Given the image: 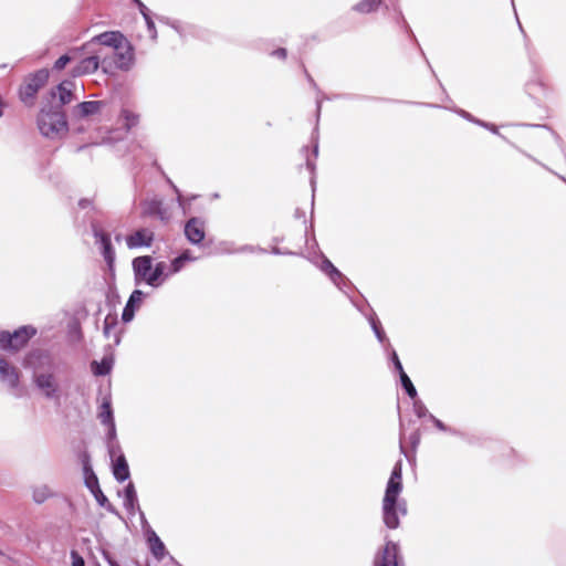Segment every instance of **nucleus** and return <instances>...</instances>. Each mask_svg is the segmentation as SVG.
<instances>
[{
  "label": "nucleus",
  "mask_w": 566,
  "mask_h": 566,
  "mask_svg": "<svg viewBox=\"0 0 566 566\" xmlns=\"http://www.w3.org/2000/svg\"><path fill=\"white\" fill-rule=\"evenodd\" d=\"M144 21L146 23V28H147L150 39L156 40L157 31H156L155 22H154L153 18H150L148 15V13L146 12L145 6H144Z\"/></svg>",
  "instance_id": "c85d7f7f"
},
{
  "label": "nucleus",
  "mask_w": 566,
  "mask_h": 566,
  "mask_svg": "<svg viewBox=\"0 0 566 566\" xmlns=\"http://www.w3.org/2000/svg\"><path fill=\"white\" fill-rule=\"evenodd\" d=\"M99 66V55L94 54L82 59L76 66L73 67L72 74L74 76H81L84 74L94 73Z\"/></svg>",
  "instance_id": "dca6fc26"
},
{
  "label": "nucleus",
  "mask_w": 566,
  "mask_h": 566,
  "mask_svg": "<svg viewBox=\"0 0 566 566\" xmlns=\"http://www.w3.org/2000/svg\"><path fill=\"white\" fill-rule=\"evenodd\" d=\"M48 78L49 72L45 69L29 75L19 90L21 102L29 107L33 106L39 90L46 83Z\"/></svg>",
  "instance_id": "39448f33"
},
{
  "label": "nucleus",
  "mask_w": 566,
  "mask_h": 566,
  "mask_svg": "<svg viewBox=\"0 0 566 566\" xmlns=\"http://www.w3.org/2000/svg\"><path fill=\"white\" fill-rule=\"evenodd\" d=\"M133 269L136 282L139 283L142 281V256H137L133 260Z\"/></svg>",
  "instance_id": "72a5a7b5"
},
{
  "label": "nucleus",
  "mask_w": 566,
  "mask_h": 566,
  "mask_svg": "<svg viewBox=\"0 0 566 566\" xmlns=\"http://www.w3.org/2000/svg\"><path fill=\"white\" fill-rule=\"evenodd\" d=\"M93 495L95 497V500L98 502V504L101 506H105L106 503H108V500L107 497L103 494L101 488H98L97 490H94L93 492Z\"/></svg>",
  "instance_id": "f704fd0d"
},
{
  "label": "nucleus",
  "mask_w": 566,
  "mask_h": 566,
  "mask_svg": "<svg viewBox=\"0 0 566 566\" xmlns=\"http://www.w3.org/2000/svg\"><path fill=\"white\" fill-rule=\"evenodd\" d=\"M159 22H165V23H168L167 20H164L163 18L159 19Z\"/></svg>",
  "instance_id": "864d4df0"
},
{
  "label": "nucleus",
  "mask_w": 566,
  "mask_h": 566,
  "mask_svg": "<svg viewBox=\"0 0 566 566\" xmlns=\"http://www.w3.org/2000/svg\"><path fill=\"white\" fill-rule=\"evenodd\" d=\"M34 382L46 398L59 399V382L51 373L34 374Z\"/></svg>",
  "instance_id": "1a4fd4ad"
},
{
  "label": "nucleus",
  "mask_w": 566,
  "mask_h": 566,
  "mask_svg": "<svg viewBox=\"0 0 566 566\" xmlns=\"http://www.w3.org/2000/svg\"><path fill=\"white\" fill-rule=\"evenodd\" d=\"M459 113H460V115H461L462 117H464V118H467V119H469V120H471V122H474V123H475V120H476V119H474V118H473V117H472L468 112H465V111H460Z\"/></svg>",
  "instance_id": "a18cd8bd"
},
{
  "label": "nucleus",
  "mask_w": 566,
  "mask_h": 566,
  "mask_svg": "<svg viewBox=\"0 0 566 566\" xmlns=\"http://www.w3.org/2000/svg\"><path fill=\"white\" fill-rule=\"evenodd\" d=\"M0 349H13V343L11 342V334L8 332H0Z\"/></svg>",
  "instance_id": "473e14b6"
},
{
  "label": "nucleus",
  "mask_w": 566,
  "mask_h": 566,
  "mask_svg": "<svg viewBox=\"0 0 566 566\" xmlns=\"http://www.w3.org/2000/svg\"><path fill=\"white\" fill-rule=\"evenodd\" d=\"M420 442V431L417 427H401L399 433L400 452L409 462L415 460L416 449Z\"/></svg>",
  "instance_id": "423d86ee"
},
{
  "label": "nucleus",
  "mask_w": 566,
  "mask_h": 566,
  "mask_svg": "<svg viewBox=\"0 0 566 566\" xmlns=\"http://www.w3.org/2000/svg\"><path fill=\"white\" fill-rule=\"evenodd\" d=\"M72 566H85L84 559L76 553L72 552Z\"/></svg>",
  "instance_id": "58836bf2"
},
{
  "label": "nucleus",
  "mask_w": 566,
  "mask_h": 566,
  "mask_svg": "<svg viewBox=\"0 0 566 566\" xmlns=\"http://www.w3.org/2000/svg\"><path fill=\"white\" fill-rule=\"evenodd\" d=\"M34 500L38 502V503H42L46 496H48V490L46 488L42 489V490H36L34 492Z\"/></svg>",
  "instance_id": "4c0bfd02"
},
{
  "label": "nucleus",
  "mask_w": 566,
  "mask_h": 566,
  "mask_svg": "<svg viewBox=\"0 0 566 566\" xmlns=\"http://www.w3.org/2000/svg\"><path fill=\"white\" fill-rule=\"evenodd\" d=\"M193 260L196 258L189 251H185L170 264L160 261L154 265L153 259L144 255V282L154 287L159 286L169 275L180 271L185 262Z\"/></svg>",
  "instance_id": "7ed1b4c3"
},
{
  "label": "nucleus",
  "mask_w": 566,
  "mask_h": 566,
  "mask_svg": "<svg viewBox=\"0 0 566 566\" xmlns=\"http://www.w3.org/2000/svg\"><path fill=\"white\" fill-rule=\"evenodd\" d=\"M74 83L72 81H63L56 86V92H53V95H57L60 105L57 108L62 109L63 105L71 103L74 99Z\"/></svg>",
  "instance_id": "f3484780"
},
{
  "label": "nucleus",
  "mask_w": 566,
  "mask_h": 566,
  "mask_svg": "<svg viewBox=\"0 0 566 566\" xmlns=\"http://www.w3.org/2000/svg\"><path fill=\"white\" fill-rule=\"evenodd\" d=\"M123 496H124V501H123L124 506L126 507V510L128 512L134 513L136 506H138V500H137V494H136L135 488L132 483H129L124 489Z\"/></svg>",
  "instance_id": "5701e85b"
},
{
  "label": "nucleus",
  "mask_w": 566,
  "mask_h": 566,
  "mask_svg": "<svg viewBox=\"0 0 566 566\" xmlns=\"http://www.w3.org/2000/svg\"><path fill=\"white\" fill-rule=\"evenodd\" d=\"M81 462L83 465L84 473H87L90 470H93L90 463V455L86 452L81 454Z\"/></svg>",
  "instance_id": "c9c22d12"
},
{
  "label": "nucleus",
  "mask_w": 566,
  "mask_h": 566,
  "mask_svg": "<svg viewBox=\"0 0 566 566\" xmlns=\"http://www.w3.org/2000/svg\"><path fill=\"white\" fill-rule=\"evenodd\" d=\"M143 238H144V247L150 245V241L153 240V234L147 233V231L144 229Z\"/></svg>",
  "instance_id": "37998d69"
},
{
  "label": "nucleus",
  "mask_w": 566,
  "mask_h": 566,
  "mask_svg": "<svg viewBox=\"0 0 566 566\" xmlns=\"http://www.w3.org/2000/svg\"><path fill=\"white\" fill-rule=\"evenodd\" d=\"M98 43L114 50V64L117 69L128 70L134 62L130 42L119 31H107L94 36L90 44Z\"/></svg>",
  "instance_id": "f03ea898"
},
{
  "label": "nucleus",
  "mask_w": 566,
  "mask_h": 566,
  "mask_svg": "<svg viewBox=\"0 0 566 566\" xmlns=\"http://www.w3.org/2000/svg\"><path fill=\"white\" fill-rule=\"evenodd\" d=\"M321 270L325 272L329 279L340 289V281L345 282L346 277L333 265L328 259L322 261Z\"/></svg>",
  "instance_id": "4be33fe9"
},
{
  "label": "nucleus",
  "mask_w": 566,
  "mask_h": 566,
  "mask_svg": "<svg viewBox=\"0 0 566 566\" xmlns=\"http://www.w3.org/2000/svg\"><path fill=\"white\" fill-rule=\"evenodd\" d=\"M370 326L380 343L387 340L386 334L381 328L380 322L376 318L375 314L369 317Z\"/></svg>",
  "instance_id": "a878e982"
},
{
  "label": "nucleus",
  "mask_w": 566,
  "mask_h": 566,
  "mask_svg": "<svg viewBox=\"0 0 566 566\" xmlns=\"http://www.w3.org/2000/svg\"><path fill=\"white\" fill-rule=\"evenodd\" d=\"M97 418L102 424H114L112 396L109 392L102 395L99 398Z\"/></svg>",
  "instance_id": "2eb2a0df"
},
{
  "label": "nucleus",
  "mask_w": 566,
  "mask_h": 566,
  "mask_svg": "<svg viewBox=\"0 0 566 566\" xmlns=\"http://www.w3.org/2000/svg\"><path fill=\"white\" fill-rule=\"evenodd\" d=\"M85 484L90 489L91 492L97 490L99 488L97 476L95 475L93 470H90L87 473H84Z\"/></svg>",
  "instance_id": "c756f323"
},
{
  "label": "nucleus",
  "mask_w": 566,
  "mask_h": 566,
  "mask_svg": "<svg viewBox=\"0 0 566 566\" xmlns=\"http://www.w3.org/2000/svg\"><path fill=\"white\" fill-rule=\"evenodd\" d=\"M475 123H476V124H479V125H481V126H483V127H485V128H488V129H490V130H491V132H493L494 134H496V133H497V128H496L494 125H492V124L484 123V122H481V120H475Z\"/></svg>",
  "instance_id": "79ce46f5"
},
{
  "label": "nucleus",
  "mask_w": 566,
  "mask_h": 566,
  "mask_svg": "<svg viewBox=\"0 0 566 566\" xmlns=\"http://www.w3.org/2000/svg\"><path fill=\"white\" fill-rule=\"evenodd\" d=\"M439 430L441 431H447V429H449L450 427H444V426H441V427H437Z\"/></svg>",
  "instance_id": "3c124183"
},
{
  "label": "nucleus",
  "mask_w": 566,
  "mask_h": 566,
  "mask_svg": "<svg viewBox=\"0 0 566 566\" xmlns=\"http://www.w3.org/2000/svg\"><path fill=\"white\" fill-rule=\"evenodd\" d=\"M134 2H135L136 4H138L139 7H142V1H140V0H134Z\"/></svg>",
  "instance_id": "603ef678"
},
{
  "label": "nucleus",
  "mask_w": 566,
  "mask_h": 566,
  "mask_svg": "<svg viewBox=\"0 0 566 566\" xmlns=\"http://www.w3.org/2000/svg\"><path fill=\"white\" fill-rule=\"evenodd\" d=\"M126 243L130 249L142 247V229L127 237Z\"/></svg>",
  "instance_id": "7c9ffc66"
},
{
  "label": "nucleus",
  "mask_w": 566,
  "mask_h": 566,
  "mask_svg": "<svg viewBox=\"0 0 566 566\" xmlns=\"http://www.w3.org/2000/svg\"><path fill=\"white\" fill-rule=\"evenodd\" d=\"M106 107L104 101H87L77 104L72 109V117L75 119L90 118L102 113Z\"/></svg>",
  "instance_id": "9b49d317"
},
{
  "label": "nucleus",
  "mask_w": 566,
  "mask_h": 566,
  "mask_svg": "<svg viewBox=\"0 0 566 566\" xmlns=\"http://www.w3.org/2000/svg\"><path fill=\"white\" fill-rule=\"evenodd\" d=\"M140 302L142 290H135L123 310L122 319L124 323H129L134 318L136 304Z\"/></svg>",
  "instance_id": "6ab92c4d"
},
{
  "label": "nucleus",
  "mask_w": 566,
  "mask_h": 566,
  "mask_svg": "<svg viewBox=\"0 0 566 566\" xmlns=\"http://www.w3.org/2000/svg\"><path fill=\"white\" fill-rule=\"evenodd\" d=\"M75 57L73 55H70V54H63L61 55L54 63L53 65V70L55 71H61L63 70L67 63H70L71 61H73Z\"/></svg>",
  "instance_id": "2f4dec72"
},
{
  "label": "nucleus",
  "mask_w": 566,
  "mask_h": 566,
  "mask_svg": "<svg viewBox=\"0 0 566 566\" xmlns=\"http://www.w3.org/2000/svg\"><path fill=\"white\" fill-rule=\"evenodd\" d=\"M399 546L392 541H387L385 546L376 554L375 566H399Z\"/></svg>",
  "instance_id": "6e6552de"
},
{
  "label": "nucleus",
  "mask_w": 566,
  "mask_h": 566,
  "mask_svg": "<svg viewBox=\"0 0 566 566\" xmlns=\"http://www.w3.org/2000/svg\"><path fill=\"white\" fill-rule=\"evenodd\" d=\"M78 205L81 208L84 209L90 205V201L87 199H82V200H80Z\"/></svg>",
  "instance_id": "de8ad7c7"
},
{
  "label": "nucleus",
  "mask_w": 566,
  "mask_h": 566,
  "mask_svg": "<svg viewBox=\"0 0 566 566\" xmlns=\"http://www.w3.org/2000/svg\"><path fill=\"white\" fill-rule=\"evenodd\" d=\"M274 56H277L280 59L286 57V50L285 49H279L272 53Z\"/></svg>",
  "instance_id": "c03bdc74"
},
{
  "label": "nucleus",
  "mask_w": 566,
  "mask_h": 566,
  "mask_svg": "<svg viewBox=\"0 0 566 566\" xmlns=\"http://www.w3.org/2000/svg\"><path fill=\"white\" fill-rule=\"evenodd\" d=\"M115 427H112L111 429V434H114L115 430H114Z\"/></svg>",
  "instance_id": "5fc2aeb1"
},
{
  "label": "nucleus",
  "mask_w": 566,
  "mask_h": 566,
  "mask_svg": "<svg viewBox=\"0 0 566 566\" xmlns=\"http://www.w3.org/2000/svg\"><path fill=\"white\" fill-rule=\"evenodd\" d=\"M380 2L381 0H361L354 7V10L360 13H369L374 11Z\"/></svg>",
  "instance_id": "393cba45"
},
{
  "label": "nucleus",
  "mask_w": 566,
  "mask_h": 566,
  "mask_svg": "<svg viewBox=\"0 0 566 566\" xmlns=\"http://www.w3.org/2000/svg\"><path fill=\"white\" fill-rule=\"evenodd\" d=\"M145 213L155 216L164 222H167L171 216L169 209L163 205L160 199L157 198L144 201V214Z\"/></svg>",
  "instance_id": "4468645a"
},
{
  "label": "nucleus",
  "mask_w": 566,
  "mask_h": 566,
  "mask_svg": "<svg viewBox=\"0 0 566 566\" xmlns=\"http://www.w3.org/2000/svg\"><path fill=\"white\" fill-rule=\"evenodd\" d=\"M35 334V329L29 326H23L11 334V342L13 343L14 350H18L27 344V342Z\"/></svg>",
  "instance_id": "aec40b11"
},
{
  "label": "nucleus",
  "mask_w": 566,
  "mask_h": 566,
  "mask_svg": "<svg viewBox=\"0 0 566 566\" xmlns=\"http://www.w3.org/2000/svg\"><path fill=\"white\" fill-rule=\"evenodd\" d=\"M171 27H172L176 31L180 32L179 24H178L177 22L171 23Z\"/></svg>",
  "instance_id": "8fccbe9b"
},
{
  "label": "nucleus",
  "mask_w": 566,
  "mask_h": 566,
  "mask_svg": "<svg viewBox=\"0 0 566 566\" xmlns=\"http://www.w3.org/2000/svg\"><path fill=\"white\" fill-rule=\"evenodd\" d=\"M185 235L192 244H199L206 235L205 220L198 217L190 218L185 224Z\"/></svg>",
  "instance_id": "f8f14e48"
},
{
  "label": "nucleus",
  "mask_w": 566,
  "mask_h": 566,
  "mask_svg": "<svg viewBox=\"0 0 566 566\" xmlns=\"http://www.w3.org/2000/svg\"><path fill=\"white\" fill-rule=\"evenodd\" d=\"M306 166H307V168H308L312 172L314 171V169H315V164H314L312 160H310L308 158L306 159Z\"/></svg>",
  "instance_id": "49530a36"
},
{
  "label": "nucleus",
  "mask_w": 566,
  "mask_h": 566,
  "mask_svg": "<svg viewBox=\"0 0 566 566\" xmlns=\"http://www.w3.org/2000/svg\"><path fill=\"white\" fill-rule=\"evenodd\" d=\"M113 472L118 481H124L128 478L129 471L128 465L123 455L118 457L113 465Z\"/></svg>",
  "instance_id": "b1692460"
},
{
  "label": "nucleus",
  "mask_w": 566,
  "mask_h": 566,
  "mask_svg": "<svg viewBox=\"0 0 566 566\" xmlns=\"http://www.w3.org/2000/svg\"><path fill=\"white\" fill-rule=\"evenodd\" d=\"M313 153H314V156L317 157V155H318V144H317V140H315Z\"/></svg>",
  "instance_id": "09e8293b"
},
{
  "label": "nucleus",
  "mask_w": 566,
  "mask_h": 566,
  "mask_svg": "<svg viewBox=\"0 0 566 566\" xmlns=\"http://www.w3.org/2000/svg\"><path fill=\"white\" fill-rule=\"evenodd\" d=\"M111 317L107 316L105 318V323H104V334L109 337V333H111ZM112 322L114 323L115 322V318H112Z\"/></svg>",
  "instance_id": "a19ab883"
},
{
  "label": "nucleus",
  "mask_w": 566,
  "mask_h": 566,
  "mask_svg": "<svg viewBox=\"0 0 566 566\" xmlns=\"http://www.w3.org/2000/svg\"><path fill=\"white\" fill-rule=\"evenodd\" d=\"M40 133L49 139H61L69 132L66 116L61 108L50 106L42 108L36 119Z\"/></svg>",
  "instance_id": "20e7f679"
},
{
  "label": "nucleus",
  "mask_w": 566,
  "mask_h": 566,
  "mask_svg": "<svg viewBox=\"0 0 566 566\" xmlns=\"http://www.w3.org/2000/svg\"><path fill=\"white\" fill-rule=\"evenodd\" d=\"M401 491L402 461L398 460L392 468L382 499V521L390 530L398 528L400 525L399 515L405 516L407 514L406 501L399 500Z\"/></svg>",
  "instance_id": "f257e3e1"
},
{
  "label": "nucleus",
  "mask_w": 566,
  "mask_h": 566,
  "mask_svg": "<svg viewBox=\"0 0 566 566\" xmlns=\"http://www.w3.org/2000/svg\"><path fill=\"white\" fill-rule=\"evenodd\" d=\"M118 124L120 128L125 129L127 133H130L134 128L139 125V113L137 107L130 104H123L119 116Z\"/></svg>",
  "instance_id": "ddd939ff"
},
{
  "label": "nucleus",
  "mask_w": 566,
  "mask_h": 566,
  "mask_svg": "<svg viewBox=\"0 0 566 566\" xmlns=\"http://www.w3.org/2000/svg\"><path fill=\"white\" fill-rule=\"evenodd\" d=\"M391 360L394 363L395 369L399 373V375L405 373L402 365L399 360V357L395 350H392V353H391Z\"/></svg>",
  "instance_id": "e433bc0d"
},
{
  "label": "nucleus",
  "mask_w": 566,
  "mask_h": 566,
  "mask_svg": "<svg viewBox=\"0 0 566 566\" xmlns=\"http://www.w3.org/2000/svg\"><path fill=\"white\" fill-rule=\"evenodd\" d=\"M415 410L423 422L432 421L433 424H443L441 421L437 420L432 415L428 413L427 409L423 406H415Z\"/></svg>",
  "instance_id": "cd10ccee"
},
{
  "label": "nucleus",
  "mask_w": 566,
  "mask_h": 566,
  "mask_svg": "<svg viewBox=\"0 0 566 566\" xmlns=\"http://www.w3.org/2000/svg\"><path fill=\"white\" fill-rule=\"evenodd\" d=\"M0 377L10 387L15 388L19 384V373L4 358H0Z\"/></svg>",
  "instance_id": "a211bd4d"
},
{
  "label": "nucleus",
  "mask_w": 566,
  "mask_h": 566,
  "mask_svg": "<svg viewBox=\"0 0 566 566\" xmlns=\"http://www.w3.org/2000/svg\"><path fill=\"white\" fill-rule=\"evenodd\" d=\"M167 181L172 187L175 192L177 193V200H178L179 206L181 207L184 201H182V196H181L179 189L172 184V181L169 178H167Z\"/></svg>",
  "instance_id": "ea45409f"
},
{
  "label": "nucleus",
  "mask_w": 566,
  "mask_h": 566,
  "mask_svg": "<svg viewBox=\"0 0 566 566\" xmlns=\"http://www.w3.org/2000/svg\"><path fill=\"white\" fill-rule=\"evenodd\" d=\"M144 535L146 538L149 552L157 560H163L166 556H169L164 542L159 538L156 532L149 526L146 518L144 517Z\"/></svg>",
  "instance_id": "0eeeda50"
},
{
  "label": "nucleus",
  "mask_w": 566,
  "mask_h": 566,
  "mask_svg": "<svg viewBox=\"0 0 566 566\" xmlns=\"http://www.w3.org/2000/svg\"><path fill=\"white\" fill-rule=\"evenodd\" d=\"M399 376H400L401 385H402L403 389L406 390L407 395L410 398H415L417 396V390H416L415 386L412 385L408 375L406 373H402Z\"/></svg>",
  "instance_id": "bb28decb"
},
{
  "label": "nucleus",
  "mask_w": 566,
  "mask_h": 566,
  "mask_svg": "<svg viewBox=\"0 0 566 566\" xmlns=\"http://www.w3.org/2000/svg\"><path fill=\"white\" fill-rule=\"evenodd\" d=\"M92 228L96 244H99L104 260L106 261L109 270H112L115 262V252L112 247L109 235L103 232L96 224H93Z\"/></svg>",
  "instance_id": "9d476101"
},
{
  "label": "nucleus",
  "mask_w": 566,
  "mask_h": 566,
  "mask_svg": "<svg viewBox=\"0 0 566 566\" xmlns=\"http://www.w3.org/2000/svg\"><path fill=\"white\" fill-rule=\"evenodd\" d=\"M113 363L114 360L112 356H104L101 361L93 360L91 363L92 373L95 376H106L111 373Z\"/></svg>",
  "instance_id": "412c9836"
}]
</instances>
